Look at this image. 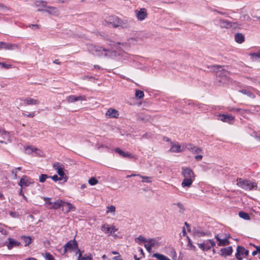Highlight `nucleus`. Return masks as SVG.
<instances>
[{
    "instance_id": "nucleus-1",
    "label": "nucleus",
    "mask_w": 260,
    "mask_h": 260,
    "mask_svg": "<svg viewBox=\"0 0 260 260\" xmlns=\"http://www.w3.org/2000/svg\"><path fill=\"white\" fill-rule=\"evenodd\" d=\"M208 70H213L214 72H220L222 74L226 75L229 76L230 75V72L228 71L229 67L226 66H219V65H214V66H207L205 67V69L203 70L205 71Z\"/></svg>"
},
{
    "instance_id": "nucleus-2",
    "label": "nucleus",
    "mask_w": 260,
    "mask_h": 260,
    "mask_svg": "<svg viewBox=\"0 0 260 260\" xmlns=\"http://www.w3.org/2000/svg\"><path fill=\"white\" fill-rule=\"evenodd\" d=\"M53 167V169L56 171L57 175H59L60 178L68 179L67 176L68 172L64 169V166L63 164L59 162H56L54 163Z\"/></svg>"
},
{
    "instance_id": "nucleus-3",
    "label": "nucleus",
    "mask_w": 260,
    "mask_h": 260,
    "mask_svg": "<svg viewBox=\"0 0 260 260\" xmlns=\"http://www.w3.org/2000/svg\"><path fill=\"white\" fill-rule=\"evenodd\" d=\"M238 180H237V184L246 190H251L257 187L256 183L250 180H240L239 182Z\"/></svg>"
},
{
    "instance_id": "nucleus-4",
    "label": "nucleus",
    "mask_w": 260,
    "mask_h": 260,
    "mask_svg": "<svg viewBox=\"0 0 260 260\" xmlns=\"http://www.w3.org/2000/svg\"><path fill=\"white\" fill-rule=\"evenodd\" d=\"M216 82L219 86L227 84L230 81V78L226 75L222 74L220 72H216Z\"/></svg>"
},
{
    "instance_id": "nucleus-5",
    "label": "nucleus",
    "mask_w": 260,
    "mask_h": 260,
    "mask_svg": "<svg viewBox=\"0 0 260 260\" xmlns=\"http://www.w3.org/2000/svg\"><path fill=\"white\" fill-rule=\"evenodd\" d=\"M184 146L182 147L178 142H171V148L169 152L180 153L184 151Z\"/></svg>"
},
{
    "instance_id": "nucleus-6",
    "label": "nucleus",
    "mask_w": 260,
    "mask_h": 260,
    "mask_svg": "<svg viewBox=\"0 0 260 260\" xmlns=\"http://www.w3.org/2000/svg\"><path fill=\"white\" fill-rule=\"evenodd\" d=\"M114 151L116 153H117L120 156L123 158H127L129 159L135 158L136 159L135 155L133 154L128 152H125L122 150L119 147H116L114 149H111V151Z\"/></svg>"
},
{
    "instance_id": "nucleus-7",
    "label": "nucleus",
    "mask_w": 260,
    "mask_h": 260,
    "mask_svg": "<svg viewBox=\"0 0 260 260\" xmlns=\"http://www.w3.org/2000/svg\"><path fill=\"white\" fill-rule=\"evenodd\" d=\"M218 119L224 122L232 124L234 122L235 117L230 114H219Z\"/></svg>"
},
{
    "instance_id": "nucleus-8",
    "label": "nucleus",
    "mask_w": 260,
    "mask_h": 260,
    "mask_svg": "<svg viewBox=\"0 0 260 260\" xmlns=\"http://www.w3.org/2000/svg\"><path fill=\"white\" fill-rule=\"evenodd\" d=\"M94 50L97 53L96 55L99 56L104 55V56H108L109 53L112 52L110 48H106L100 46H95Z\"/></svg>"
},
{
    "instance_id": "nucleus-9",
    "label": "nucleus",
    "mask_w": 260,
    "mask_h": 260,
    "mask_svg": "<svg viewBox=\"0 0 260 260\" xmlns=\"http://www.w3.org/2000/svg\"><path fill=\"white\" fill-rule=\"evenodd\" d=\"M134 23L132 18L125 17L123 19H119V23L118 27L122 28H128Z\"/></svg>"
},
{
    "instance_id": "nucleus-10",
    "label": "nucleus",
    "mask_w": 260,
    "mask_h": 260,
    "mask_svg": "<svg viewBox=\"0 0 260 260\" xmlns=\"http://www.w3.org/2000/svg\"><path fill=\"white\" fill-rule=\"evenodd\" d=\"M119 19L120 18L116 15H111L107 18L106 22L112 24L114 28H117L119 23Z\"/></svg>"
},
{
    "instance_id": "nucleus-11",
    "label": "nucleus",
    "mask_w": 260,
    "mask_h": 260,
    "mask_svg": "<svg viewBox=\"0 0 260 260\" xmlns=\"http://www.w3.org/2000/svg\"><path fill=\"white\" fill-rule=\"evenodd\" d=\"M77 246V243L76 242H73L72 241L68 242L64 246L63 248H61L60 249V252L62 254H64L66 253L68 250H73L74 247Z\"/></svg>"
},
{
    "instance_id": "nucleus-12",
    "label": "nucleus",
    "mask_w": 260,
    "mask_h": 260,
    "mask_svg": "<svg viewBox=\"0 0 260 260\" xmlns=\"http://www.w3.org/2000/svg\"><path fill=\"white\" fill-rule=\"evenodd\" d=\"M66 99L68 103H74L80 100L85 101L86 98L85 95H80L79 96H76L75 95H70L68 96Z\"/></svg>"
},
{
    "instance_id": "nucleus-13",
    "label": "nucleus",
    "mask_w": 260,
    "mask_h": 260,
    "mask_svg": "<svg viewBox=\"0 0 260 260\" xmlns=\"http://www.w3.org/2000/svg\"><path fill=\"white\" fill-rule=\"evenodd\" d=\"M182 174L184 177V179H192L194 177L193 172L189 168H183Z\"/></svg>"
},
{
    "instance_id": "nucleus-14",
    "label": "nucleus",
    "mask_w": 260,
    "mask_h": 260,
    "mask_svg": "<svg viewBox=\"0 0 260 260\" xmlns=\"http://www.w3.org/2000/svg\"><path fill=\"white\" fill-rule=\"evenodd\" d=\"M136 13L138 19L140 21L144 20L147 15V11L145 8H141L139 11L136 10Z\"/></svg>"
},
{
    "instance_id": "nucleus-15",
    "label": "nucleus",
    "mask_w": 260,
    "mask_h": 260,
    "mask_svg": "<svg viewBox=\"0 0 260 260\" xmlns=\"http://www.w3.org/2000/svg\"><path fill=\"white\" fill-rule=\"evenodd\" d=\"M119 112L113 108H109L106 113V116L107 118H118Z\"/></svg>"
},
{
    "instance_id": "nucleus-16",
    "label": "nucleus",
    "mask_w": 260,
    "mask_h": 260,
    "mask_svg": "<svg viewBox=\"0 0 260 260\" xmlns=\"http://www.w3.org/2000/svg\"><path fill=\"white\" fill-rule=\"evenodd\" d=\"M219 23L222 28H230L233 26V25L237 24V22H232L228 20L220 19Z\"/></svg>"
},
{
    "instance_id": "nucleus-17",
    "label": "nucleus",
    "mask_w": 260,
    "mask_h": 260,
    "mask_svg": "<svg viewBox=\"0 0 260 260\" xmlns=\"http://www.w3.org/2000/svg\"><path fill=\"white\" fill-rule=\"evenodd\" d=\"M47 2L46 1H37L35 2V5L38 7V12H45V7Z\"/></svg>"
},
{
    "instance_id": "nucleus-18",
    "label": "nucleus",
    "mask_w": 260,
    "mask_h": 260,
    "mask_svg": "<svg viewBox=\"0 0 260 260\" xmlns=\"http://www.w3.org/2000/svg\"><path fill=\"white\" fill-rule=\"evenodd\" d=\"M2 49H5V50H14L16 49H17L18 47V46L16 44H12L10 43H7L5 42H3V46H2Z\"/></svg>"
},
{
    "instance_id": "nucleus-19",
    "label": "nucleus",
    "mask_w": 260,
    "mask_h": 260,
    "mask_svg": "<svg viewBox=\"0 0 260 260\" xmlns=\"http://www.w3.org/2000/svg\"><path fill=\"white\" fill-rule=\"evenodd\" d=\"M244 248L241 246H238L237 248V252L235 254L236 257L238 260H242L244 257Z\"/></svg>"
},
{
    "instance_id": "nucleus-20",
    "label": "nucleus",
    "mask_w": 260,
    "mask_h": 260,
    "mask_svg": "<svg viewBox=\"0 0 260 260\" xmlns=\"http://www.w3.org/2000/svg\"><path fill=\"white\" fill-rule=\"evenodd\" d=\"M22 167H18L15 170L12 171V173L14 175V178L15 179H27L26 175L20 176L18 175V173L21 172L22 173Z\"/></svg>"
},
{
    "instance_id": "nucleus-21",
    "label": "nucleus",
    "mask_w": 260,
    "mask_h": 260,
    "mask_svg": "<svg viewBox=\"0 0 260 260\" xmlns=\"http://www.w3.org/2000/svg\"><path fill=\"white\" fill-rule=\"evenodd\" d=\"M9 243L7 245V246L9 249H11L13 247H17L20 245V243L14 240L12 238H8Z\"/></svg>"
},
{
    "instance_id": "nucleus-22",
    "label": "nucleus",
    "mask_w": 260,
    "mask_h": 260,
    "mask_svg": "<svg viewBox=\"0 0 260 260\" xmlns=\"http://www.w3.org/2000/svg\"><path fill=\"white\" fill-rule=\"evenodd\" d=\"M147 38L146 35L143 31L138 32L136 36L133 38H131V40H134L136 41H138L139 40H143L144 38Z\"/></svg>"
},
{
    "instance_id": "nucleus-23",
    "label": "nucleus",
    "mask_w": 260,
    "mask_h": 260,
    "mask_svg": "<svg viewBox=\"0 0 260 260\" xmlns=\"http://www.w3.org/2000/svg\"><path fill=\"white\" fill-rule=\"evenodd\" d=\"M45 12L51 15H55L58 13L57 8L52 6H46Z\"/></svg>"
},
{
    "instance_id": "nucleus-24",
    "label": "nucleus",
    "mask_w": 260,
    "mask_h": 260,
    "mask_svg": "<svg viewBox=\"0 0 260 260\" xmlns=\"http://www.w3.org/2000/svg\"><path fill=\"white\" fill-rule=\"evenodd\" d=\"M235 40L237 43L241 44L245 41V36L242 33H236L235 35Z\"/></svg>"
},
{
    "instance_id": "nucleus-25",
    "label": "nucleus",
    "mask_w": 260,
    "mask_h": 260,
    "mask_svg": "<svg viewBox=\"0 0 260 260\" xmlns=\"http://www.w3.org/2000/svg\"><path fill=\"white\" fill-rule=\"evenodd\" d=\"M221 255L226 256L230 255L233 252V249L232 246H229L226 248H222L220 250Z\"/></svg>"
},
{
    "instance_id": "nucleus-26",
    "label": "nucleus",
    "mask_w": 260,
    "mask_h": 260,
    "mask_svg": "<svg viewBox=\"0 0 260 260\" xmlns=\"http://www.w3.org/2000/svg\"><path fill=\"white\" fill-rule=\"evenodd\" d=\"M39 101L30 98H27L24 100V104L27 105H35L39 104Z\"/></svg>"
},
{
    "instance_id": "nucleus-27",
    "label": "nucleus",
    "mask_w": 260,
    "mask_h": 260,
    "mask_svg": "<svg viewBox=\"0 0 260 260\" xmlns=\"http://www.w3.org/2000/svg\"><path fill=\"white\" fill-rule=\"evenodd\" d=\"M63 202L62 200H58L56 202H53L52 206L49 207V208L57 209L61 206H63Z\"/></svg>"
},
{
    "instance_id": "nucleus-28",
    "label": "nucleus",
    "mask_w": 260,
    "mask_h": 260,
    "mask_svg": "<svg viewBox=\"0 0 260 260\" xmlns=\"http://www.w3.org/2000/svg\"><path fill=\"white\" fill-rule=\"evenodd\" d=\"M239 92L242 93L243 94L246 95L247 96L251 99H254L255 98L254 94L252 91L247 89H240Z\"/></svg>"
},
{
    "instance_id": "nucleus-29",
    "label": "nucleus",
    "mask_w": 260,
    "mask_h": 260,
    "mask_svg": "<svg viewBox=\"0 0 260 260\" xmlns=\"http://www.w3.org/2000/svg\"><path fill=\"white\" fill-rule=\"evenodd\" d=\"M193 234L195 236L200 237L205 236L206 234L201 229L198 228L193 230Z\"/></svg>"
},
{
    "instance_id": "nucleus-30",
    "label": "nucleus",
    "mask_w": 260,
    "mask_h": 260,
    "mask_svg": "<svg viewBox=\"0 0 260 260\" xmlns=\"http://www.w3.org/2000/svg\"><path fill=\"white\" fill-rule=\"evenodd\" d=\"M123 173L124 174V176H122L123 178L125 177L126 178H128L132 177L139 176L140 178H141V179H151V177H150L144 176H142L140 174H134V173L131 174H127L126 172H124Z\"/></svg>"
},
{
    "instance_id": "nucleus-31",
    "label": "nucleus",
    "mask_w": 260,
    "mask_h": 260,
    "mask_svg": "<svg viewBox=\"0 0 260 260\" xmlns=\"http://www.w3.org/2000/svg\"><path fill=\"white\" fill-rule=\"evenodd\" d=\"M198 245L199 248L204 251H207L211 248V246L208 244L207 240L203 243L198 244Z\"/></svg>"
},
{
    "instance_id": "nucleus-32",
    "label": "nucleus",
    "mask_w": 260,
    "mask_h": 260,
    "mask_svg": "<svg viewBox=\"0 0 260 260\" xmlns=\"http://www.w3.org/2000/svg\"><path fill=\"white\" fill-rule=\"evenodd\" d=\"M249 55L252 61H256L260 58V51L256 52H250L249 53Z\"/></svg>"
},
{
    "instance_id": "nucleus-33",
    "label": "nucleus",
    "mask_w": 260,
    "mask_h": 260,
    "mask_svg": "<svg viewBox=\"0 0 260 260\" xmlns=\"http://www.w3.org/2000/svg\"><path fill=\"white\" fill-rule=\"evenodd\" d=\"M21 239L25 243V246H28L32 242V238L30 236H22Z\"/></svg>"
},
{
    "instance_id": "nucleus-34",
    "label": "nucleus",
    "mask_w": 260,
    "mask_h": 260,
    "mask_svg": "<svg viewBox=\"0 0 260 260\" xmlns=\"http://www.w3.org/2000/svg\"><path fill=\"white\" fill-rule=\"evenodd\" d=\"M109 45V46L113 47L118 50H122V48L120 47V45H122V46H124L123 43L122 44L121 42H115L112 41H110V43Z\"/></svg>"
},
{
    "instance_id": "nucleus-35",
    "label": "nucleus",
    "mask_w": 260,
    "mask_h": 260,
    "mask_svg": "<svg viewBox=\"0 0 260 260\" xmlns=\"http://www.w3.org/2000/svg\"><path fill=\"white\" fill-rule=\"evenodd\" d=\"M144 96V92L140 89L135 90V97L138 100H141L143 98Z\"/></svg>"
},
{
    "instance_id": "nucleus-36",
    "label": "nucleus",
    "mask_w": 260,
    "mask_h": 260,
    "mask_svg": "<svg viewBox=\"0 0 260 260\" xmlns=\"http://www.w3.org/2000/svg\"><path fill=\"white\" fill-rule=\"evenodd\" d=\"M35 147L33 146L29 145L25 147V152L27 154H32L33 155L34 151L35 150Z\"/></svg>"
},
{
    "instance_id": "nucleus-37",
    "label": "nucleus",
    "mask_w": 260,
    "mask_h": 260,
    "mask_svg": "<svg viewBox=\"0 0 260 260\" xmlns=\"http://www.w3.org/2000/svg\"><path fill=\"white\" fill-rule=\"evenodd\" d=\"M153 257H155L159 260H171L166 256L157 253L153 254Z\"/></svg>"
},
{
    "instance_id": "nucleus-38",
    "label": "nucleus",
    "mask_w": 260,
    "mask_h": 260,
    "mask_svg": "<svg viewBox=\"0 0 260 260\" xmlns=\"http://www.w3.org/2000/svg\"><path fill=\"white\" fill-rule=\"evenodd\" d=\"M32 156H33L44 157V152L41 150L36 147V148L35 149V150L34 151V153H33Z\"/></svg>"
},
{
    "instance_id": "nucleus-39",
    "label": "nucleus",
    "mask_w": 260,
    "mask_h": 260,
    "mask_svg": "<svg viewBox=\"0 0 260 260\" xmlns=\"http://www.w3.org/2000/svg\"><path fill=\"white\" fill-rule=\"evenodd\" d=\"M66 205L68 206V210H67V212L72 211H74L76 210V207L74 206L72 204L68 202H63V206Z\"/></svg>"
},
{
    "instance_id": "nucleus-40",
    "label": "nucleus",
    "mask_w": 260,
    "mask_h": 260,
    "mask_svg": "<svg viewBox=\"0 0 260 260\" xmlns=\"http://www.w3.org/2000/svg\"><path fill=\"white\" fill-rule=\"evenodd\" d=\"M101 230L106 234H110L111 228L108 224H104L101 227Z\"/></svg>"
},
{
    "instance_id": "nucleus-41",
    "label": "nucleus",
    "mask_w": 260,
    "mask_h": 260,
    "mask_svg": "<svg viewBox=\"0 0 260 260\" xmlns=\"http://www.w3.org/2000/svg\"><path fill=\"white\" fill-rule=\"evenodd\" d=\"M147 243H148V244H149L151 247L158 246V242L154 239H150L148 240V242Z\"/></svg>"
},
{
    "instance_id": "nucleus-42",
    "label": "nucleus",
    "mask_w": 260,
    "mask_h": 260,
    "mask_svg": "<svg viewBox=\"0 0 260 260\" xmlns=\"http://www.w3.org/2000/svg\"><path fill=\"white\" fill-rule=\"evenodd\" d=\"M192 183V180H183L181 183L183 187H190Z\"/></svg>"
},
{
    "instance_id": "nucleus-43",
    "label": "nucleus",
    "mask_w": 260,
    "mask_h": 260,
    "mask_svg": "<svg viewBox=\"0 0 260 260\" xmlns=\"http://www.w3.org/2000/svg\"><path fill=\"white\" fill-rule=\"evenodd\" d=\"M116 208L114 206L111 205L107 207L106 213H112L113 215L115 214Z\"/></svg>"
},
{
    "instance_id": "nucleus-44",
    "label": "nucleus",
    "mask_w": 260,
    "mask_h": 260,
    "mask_svg": "<svg viewBox=\"0 0 260 260\" xmlns=\"http://www.w3.org/2000/svg\"><path fill=\"white\" fill-rule=\"evenodd\" d=\"M30 184V182L28 181V180H20L18 184L22 187L23 186H27Z\"/></svg>"
},
{
    "instance_id": "nucleus-45",
    "label": "nucleus",
    "mask_w": 260,
    "mask_h": 260,
    "mask_svg": "<svg viewBox=\"0 0 260 260\" xmlns=\"http://www.w3.org/2000/svg\"><path fill=\"white\" fill-rule=\"evenodd\" d=\"M239 216L244 219H245V220H248L249 219V215L244 212H243V211H240L239 213Z\"/></svg>"
},
{
    "instance_id": "nucleus-46",
    "label": "nucleus",
    "mask_w": 260,
    "mask_h": 260,
    "mask_svg": "<svg viewBox=\"0 0 260 260\" xmlns=\"http://www.w3.org/2000/svg\"><path fill=\"white\" fill-rule=\"evenodd\" d=\"M136 241L140 244L142 242L147 243L148 242V240L141 235L136 239Z\"/></svg>"
},
{
    "instance_id": "nucleus-47",
    "label": "nucleus",
    "mask_w": 260,
    "mask_h": 260,
    "mask_svg": "<svg viewBox=\"0 0 260 260\" xmlns=\"http://www.w3.org/2000/svg\"><path fill=\"white\" fill-rule=\"evenodd\" d=\"M2 137L4 139L7 140L9 142H11V135L10 132L6 131V133L4 134V135H2Z\"/></svg>"
},
{
    "instance_id": "nucleus-48",
    "label": "nucleus",
    "mask_w": 260,
    "mask_h": 260,
    "mask_svg": "<svg viewBox=\"0 0 260 260\" xmlns=\"http://www.w3.org/2000/svg\"><path fill=\"white\" fill-rule=\"evenodd\" d=\"M235 113H238L241 115H244V114L246 113L248 111L246 109H243L241 108H236L235 109Z\"/></svg>"
},
{
    "instance_id": "nucleus-49",
    "label": "nucleus",
    "mask_w": 260,
    "mask_h": 260,
    "mask_svg": "<svg viewBox=\"0 0 260 260\" xmlns=\"http://www.w3.org/2000/svg\"><path fill=\"white\" fill-rule=\"evenodd\" d=\"M250 135L251 137H254L257 141L260 142V135L258 133L253 131Z\"/></svg>"
},
{
    "instance_id": "nucleus-50",
    "label": "nucleus",
    "mask_w": 260,
    "mask_h": 260,
    "mask_svg": "<svg viewBox=\"0 0 260 260\" xmlns=\"http://www.w3.org/2000/svg\"><path fill=\"white\" fill-rule=\"evenodd\" d=\"M188 239V243H187V246L189 247V248L192 250H196V247L194 245H193L192 243V242L190 238L187 237Z\"/></svg>"
},
{
    "instance_id": "nucleus-51",
    "label": "nucleus",
    "mask_w": 260,
    "mask_h": 260,
    "mask_svg": "<svg viewBox=\"0 0 260 260\" xmlns=\"http://www.w3.org/2000/svg\"><path fill=\"white\" fill-rule=\"evenodd\" d=\"M0 66L5 69H9L12 67V64L7 63L5 62H0Z\"/></svg>"
},
{
    "instance_id": "nucleus-52",
    "label": "nucleus",
    "mask_w": 260,
    "mask_h": 260,
    "mask_svg": "<svg viewBox=\"0 0 260 260\" xmlns=\"http://www.w3.org/2000/svg\"><path fill=\"white\" fill-rule=\"evenodd\" d=\"M230 244V242L227 239H221L220 243H218L217 244L218 246H225Z\"/></svg>"
},
{
    "instance_id": "nucleus-53",
    "label": "nucleus",
    "mask_w": 260,
    "mask_h": 260,
    "mask_svg": "<svg viewBox=\"0 0 260 260\" xmlns=\"http://www.w3.org/2000/svg\"><path fill=\"white\" fill-rule=\"evenodd\" d=\"M184 101V103L187 104L188 105H191V106H195L196 101H193L192 100H183Z\"/></svg>"
},
{
    "instance_id": "nucleus-54",
    "label": "nucleus",
    "mask_w": 260,
    "mask_h": 260,
    "mask_svg": "<svg viewBox=\"0 0 260 260\" xmlns=\"http://www.w3.org/2000/svg\"><path fill=\"white\" fill-rule=\"evenodd\" d=\"M194 147V146L190 143L186 144L185 146H184V149H186L189 150H191L192 151H193Z\"/></svg>"
},
{
    "instance_id": "nucleus-55",
    "label": "nucleus",
    "mask_w": 260,
    "mask_h": 260,
    "mask_svg": "<svg viewBox=\"0 0 260 260\" xmlns=\"http://www.w3.org/2000/svg\"><path fill=\"white\" fill-rule=\"evenodd\" d=\"M194 147V146L190 143L186 144L185 146H184V149H186L189 150H191L192 151H193Z\"/></svg>"
},
{
    "instance_id": "nucleus-56",
    "label": "nucleus",
    "mask_w": 260,
    "mask_h": 260,
    "mask_svg": "<svg viewBox=\"0 0 260 260\" xmlns=\"http://www.w3.org/2000/svg\"><path fill=\"white\" fill-rule=\"evenodd\" d=\"M174 205H176L179 208V212L183 213V212L185 210L183 204H182L180 203H178L177 204H174Z\"/></svg>"
},
{
    "instance_id": "nucleus-57",
    "label": "nucleus",
    "mask_w": 260,
    "mask_h": 260,
    "mask_svg": "<svg viewBox=\"0 0 260 260\" xmlns=\"http://www.w3.org/2000/svg\"><path fill=\"white\" fill-rule=\"evenodd\" d=\"M139 121H142L144 123H146V122L149 121L148 118H147V116L143 117V116H140L138 118Z\"/></svg>"
},
{
    "instance_id": "nucleus-58",
    "label": "nucleus",
    "mask_w": 260,
    "mask_h": 260,
    "mask_svg": "<svg viewBox=\"0 0 260 260\" xmlns=\"http://www.w3.org/2000/svg\"><path fill=\"white\" fill-rule=\"evenodd\" d=\"M26 113H27V112H26ZM23 115L24 116L27 117L32 118L35 116V113L34 112L28 113H23Z\"/></svg>"
},
{
    "instance_id": "nucleus-59",
    "label": "nucleus",
    "mask_w": 260,
    "mask_h": 260,
    "mask_svg": "<svg viewBox=\"0 0 260 260\" xmlns=\"http://www.w3.org/2000/svg\"><path fill=\"white\" fill-rule=\"evenodd\" d=\"M78 258L79 260H92L91 257L89 256L87 257H82L81 253H80Z\"/></svg>"
},
{
    "instance_id": "nucleus-60",
    "label": "nucleus",
    "mask_w": 260,
    "mask_h": 260,
    "mask_svg": "<svg viewBox=\"0 0 260 260\" xmlns=\"http://www.w3.org/2000/svg\"><path fill=\"white\" fill-rule=\"evenodd\" d=\"M46 260H54V257L49 253H46Z\"/></svg>"
},
{
    "instance_id": "nucleus-61",
    "label": "nucleus",
    "mask_w": 260,
    "mask_h": 260,
    "mask_svg": "<svg viewBox=\"0 0 260 260\" xmlns=\"http://www.w3.org/2000/svg\"><path fill=\"white\" fill-rule=\"evenodd\" d=\"M29 27L31 28L32 29L36 30L39 28V25L38 24H30Z\"/></svg>"
},
{
    "instance_id": "nucleus-62",
    "label": "nucleus",
    "mask_w": 260,
    "mask_h": 260,
    "mask_svg": "<svg viewBox=\"0 0 260 260\" xmlns=\"http://www.w3.org/2000/svg\"><path fill=\"white\" fill-rule=\"evenodd\" d=\"M88 183L91 185H94L98 183V180H88Z\"/></svg>"
},
{
    "instance_id": "nucleus-63",
    "label": "nucleus",
    "mask_w": 260,
    "mask_h": 260,
    "mask_svg": "<svg viewBox=\"0 0 260 260\" xmlns=\"http://www.w3.org/2000/svg\"><path fill=\"white\" fill-rule=\"evenodd\" d=\"M44 199L46 201V204L48 205V207L51 206H52L53 202H51L50 201V199L49 198H44Z\"/></svg>"
},
{
    "instance_id": "nucleus-64",
    "label": "nucleus",
    "mask_w": 260,
    "mask_h": 260,
    "mask_svg": "<svg viewBox=\"0 0 260 260\" xmlns=\"http://www.w3.org/2000/svg\"><path fill=\"white\" fill-rule=\"evenodd\" d=\"M144 246L148 252H149V253L151 252V249H152V247L150 246V245L148 244H145Z\"/></svg>"
}]
</instances>
